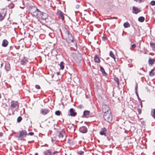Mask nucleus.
Returning a JSON list of instances; mask_svg holds the SVG:
<instances>
[{
  "mask_svg": "<svg viewBox=\"0 0 155 155\" xmlns=\"http://www.w3.org/2000/svg\"><path fill=\"white\" fill-rule=\"evenodd\" d=\"M90 113V111L88 110H85L83 112V115L84 116L88 115Z\"/></svg>",
  "mask_w": 155,
  "mask_h": 155,
  "instance_id": "23",
  "label": "nucleus"
},
{
  "mask_svg": "<svg viewBox=\"0 0 155 155\" xmlns=\"http://www.w3.org/2000/svg\"><path fill=\"white\" fill-rule=\"evenodd\" d=\"M11 106L12 107H18V103L17 101H13L11 102Z\"/></svg>",
  "mask_w": 155,
  "mask_h": 155,
  "instance_id": "12",
  "label": "nucleus"
},
{
  "mask_svg": "<svg viewBox=\"0 0 155 155\" xmlns=\"http://www.w3.org/2000/svg\"><path fill=\"white\" fill-rule=\"evenodd\" d=\"M1 94H0V99L1 98Z\"/></svg>",
  "mask_w": 155,
  "mask_h": 155,
  "instance_id": "51",
  "label": "nucleus"
},
{
  "mask_svg": "<svg viewBox=\"0 0 155 155\" xmlns=\"http://www.w3.org/2000/svg\"><path fill=\"white\" fill-rule=\"evenodd\" d=\"M145 18L144 17L141 16L138 19V20L140 22H143L144 21Z\"/></svg>",
  "mask_w": 155,
  "mask_h": 155,
  "instance_id": "21",
  "label": "nucleus"
},
{
  "mask_svg": "<svg viewBox=\"0 0 155 155\" xmlns=\"http://www.w3.org/2000/svg\"><path fill=\"white\" fill-rule=\"evenodd\" d=\"M8 44V41L6 39H4L2 41V46L4 47H6Z\"/></svg>",
  "mask_w": 155,
  "mask_h": 155,
  "instance_id": "16",
  "label": "nucleus"
},
{
  "mask_svg": "<svg viewBox=\"0 0 155 155\" xmlns=\"http://www.w3.org/2000/svg\"><path fill=\"white\" fill-rule=\"evenodd\" d=\"M102 110L104 114L111 112L109 107L106 104L102 106Z\"/></svg>",
  "mask_w": 155,
  "mask_h": 155,
  "instance_id": "4",
  "label": "nucleus"
},
{
  "mask_svg": "<svg viewBox=\"0 0 155 155\" xmlns=\"http://www.w3.org/2000/svg\"><path fill=\"white\" fill-rule=\"evenodd\" d=\"M132 9L133 13H134L135 14H137L140 11V10L139 9L135 6H133V7Z\"/></svg>",
  "mask_w": 155,
  "mask_h": 155,
  "instance_id": "15",
  "label": "nucleus"
},
{
  "mask_svg": "<svg viewBox=\"0 0 155 155\" xmlns=\"http://www.w3.org/2000/svg\"><path fill=\"white\" fill-rule=\"evenodd\" d=\"M22 119V117L21 116H19L17 118V122H20L21 121Z\"/></svg>",
  "mask_w": 155,
  "mask_h": 155,
  "instance_id": "33",
  "label": "nucleus"
},
{
  "mask_svg": "<svg viewBox=\"0 0 155 155\" xmlns=\"http://www.w3.org/2000/svg\"><path fill=\"white\" fill-rule=\"evenodd\" d=\"M35 88L38 89H39L40 88V87L39 85H36L35 86Z\"/></svg>",
  "mask_w": 155,
  "mask_h": 155,
  "instance_id": "36",
  "label": "nucleus"
},
{
  "mask_svg": "<svg viewBox=\"0 0 155 155\" xmlns=\"http://www.w3.org/2000/svg\"><path fill=\"white\" fill-rule=\"evenodd\" d=\"M61 113V112L59 110H57L55 112V114L58 116H59L60 115Z\"/></svg>",
  "mask_w": 155,
  "mask_h": 155,
  "instance_id": "32",
  "label": "nucleus"
},
{
  "mask_svg": "<svg viewBox=\"0 0 155 155\" xmlns=\"http://www.w3.org/2000/svg\"><path fill=\"white\" fill-rule=\"evenodd\" d=\"M44 154L45 155H51V152L49 150H47L44 152Z\"/></svg>",
  "mask_w": 155,
  "mask_h": 155,
  "instance_id": "22",
  "label": "nucleus"
},
{
  "mask_svg": "<svg viewBox=\"0 0 155 155\" xmlns=\"http://www.w3.org/2000/svg\"><path fill=\"white\" fill-rule=\"evenodd\" d=\"M5 68L6 71H9L10 69V66L9 64L8 63L6 64L5 66Z\"/></svg>",
  "mask_w": 155,
  "mask_h": 155,
  "instance_id": "19",
  "label": "nucleus"
},
{
  "mask_svg": "<svg viewBox=\"0 0 155 155\" xmlns=\"http://www.w3.org/2000/svg\"><path fill=\"white\" fill-rule=\"evenodd\" d=\"M57 14L59 16V17L62 20H64V17L63 15V13L60 11H58L57 12Z\"/></svg>",
  "mask_w": 155,
  "mask_h": 155,
  "instance_id": "10",
  "label": "nucleus"
},
{
  "mask_svg": "<svg viewBox=\"0 0 155 155\" xmlns=\"http://www.w3.org/2000/svg\"><path fill=\"white\" fill-rule=\"evenodd\" d=\"M34 133L33 132H30L28 133V134L30 136H32L34 135Z\"/></svg>",
  "mask_w": 155,
  "mask_h": 155,
  "instance_id": "35",
  "label": "nucleus"
},
{
  "mask_svg": "<svg viewBox=\"0 0 155 155\" xmlns=\"http://www.w3.org/2000/svg\"><path fill=\"white\" fill-rule=\"evenodd\" d=\"M125 132L126 133V131H125Z\"/></svg>",
  "mask_w": 155,
  "mask_h": 155,
  "instance_id": "52",
  "label": "nucleus"
},
{
  "mask_svg": "<svg viewBox=\"0 0 155 155\" xmlns=\"http://www.w3.org/2000/svg\"><path fill=\"white\" fill-rule=\"evenodd\" d=\"M108 19H117V17H111V18H108Z\"/></svg>",
  "mask_w": 155,
  "mask_h": 155,
  "instance_id": "38",
  "label": "nucleus"
},
{
  "mask_svg": "<svg viewBox=\"0 0 155 155\" xmlns=\"http://www.w3.org/2000/svg\"><path fill=\"white\" fill-rule=\"evenodd\" d=\"M64 62L63 61L61 62L60 64V68L62 70H63L64 68Z\"/></svg>",
  "mask_w": 155,
  "mask_h": 155,
  "instance_id": "29",
  "label": "nucleus"
},
{
  "mask_svg": "<svg viewBox=\"0 0 155 155\" xmlns=\"http://www.w3.org/2000/svg\"><path fill=\"white\" fill-rule=\"evenodd\" d=\"M136 94L137 95V97L138 98V99H140V98L139 97V95H138V94L137 92H136Z\"/></svg>",
  "mask_w": 155,
  "mask_h": 155,
  "instance_id": "44",
  "label": "nucleus"
},
{
  "mask_svg": "<svg viewBox=\"0 0 155 155\" xmlns=\"http://www.w3.org/2000/svg\"><path fill=\"white\" fill-rule=\"evenodd\" d=\"M71 46V48H74V49H77V45L76 42L74 40H73L72 41H70V42H68Z\"/></svg>",
  "mask_w": 155,
  "mask_h": 155,
  "instance_id": "8",
  "label": "nucleus"
},
{
  "mask_svg": "<svg viewBox=\"0 0 155 155\" xmlns=\"http://www.w3.org/2000/svg\"><path fill=\"white\" fill-rule=\"evenodd\" d=\"M150 45L153 48H155V43H150Z\"/></svg>",
  "mask_w": 155,
  "mask_h": 155,
  "instance_id": "31",
  "label": "nucleus"
},
{
  "mask_svg": "<svg viewBox=\"0 0 155 155\" xmlns=\"http://www.w3.org/2000/svg\"><path fill=\"white\" fill-rule=\"evenodd\" d=\"M31 11V14L34 16L37 17L39 14L40 15L42 14V12L35 7H34Z\"/></svg>",
  "mask_w": 155,
  "mask_h": 155,
  "instance_id": "1",
  "label": "nucleus"
},
{
  "mask_svg": "<svg viewBox=\"0 0 155 155\" xmlns=\"http://www.w3.org/2000/svg\"><path fill=\"white\" fill-rule=\"evenodd\" d=\"M94 60L97 63L100 62V61L99 58L97 55H95L94 56Z\"/></svg>",
  "mask_w": 155,
  "mask_h": 155,
  "instance_id": "18",
  "label": "nucleus"
},
{
  "mask_svg": "<svg viewBox=\"0 0 155 155\" xmlns=\"http://www.w3.org/2000/svg\"><path fill=\"white\" fill-rule=\"evenodd\" d=\"M114 80L115 82L117 83L118 86H119L120 84L119 79L115 77L114 78Z\"/></svg>",
  "mask_w": 155,
  "mask_h": 155,
  "instance_id": "26",
  "label": "nucleus"
},
{
  "mask_svg": "<svg viewBox=\"0 0 155 155\" xmlns=\"http://www.w3.org/2000/svg\"><path fill=\"white\" fill-rule=\"evenodd\" d=\"M124 28H127L130 27V24L128 22H127L124 23Z\"/></svg>",
  "mask_w": 155,
  "mask_h": 155,
  "instance_id": "25",
  "label": "nucleus"
},
{
  "mask_svg": "<svg viewBox=\"0 0 155 155\" xmlns=\"http://www.w3.org/2000/svg\"><path fill=\"white\" fill-rule=\"evenodd\" d=\"M100 70L103 74H107L105 72L104 68L102 67L101 66Z\"/></svg>",
  "mask_w": 155,
  "mask_h": 155,
  "instance_id": "27",
  "label": "nucleus"
},
{
  "mask_svg": "<svg viewBox=\"0 0 155 155\" xmlns=\"http://www.w3.org/2000/svg\"><path fill=\"white\" fill-rule=\"evenodd\" d=\"M49 112V110L48 109L45 108L41 109L40 111L41 114L44 115L47 114Z\"/></svg>",
  "mask_w": 155,
  "mask_h": 155,
  "instance_id": "7",
  "label": "nucleus"
},
{
  "mask_svg": "<svg viewBox=\"0 0 155 155\" xmlns=\"http://www.w3.org/2000/svg\"><path fill=\"white\" fill-rule=\"evenodd\" d=\"M137 87H138V85H137V84H136V86L135 87V91H136V92H137Z\"/></svg>",
  "mask_w": 155,
  "mask_h": 155,
  "instance_id": "40",
  "label": "nucleus"
},
{
  "mask_svg": "<svg viewBox=\"0 0 155 155\" xmlns=\"http://www.w3.org/2000/svg\"><path fill=\"white\" fill-rule=\"evenodd\" d=\"M3 134L2 132H0V137H1L2 136Z\"/></svg>",
  "mask_w": 155,
  "mask_h": 155,
  "instance_id": "48",
  "label": "nucleus"
},
{
  "mask_svg": "<svg viewBox=\"0 0 155 155\" xmlns=\"http://www.w3.org/2000/svg\"><path fill=\"white\" fill-rule=\"evenodd\" d=\"M134 1L136 2L140 3L141 2V0H134Z\"/></svg>",
  "mask_w": 155,
  "mask_h": 155,
  "instance_id": "43",
  "label": "nucleus"
},
{
  "mask_svg": "<svg viewBox=\"0 0 155 155\" xmlns=\"http://www.w3.org/2000/svg\"><path fill=\"white\" fill-rule=\"evenodd\" d=\"M66 34L67 35L66 40L68 42H70V41H71L74 40L72 35L70 33L69 31H67Z\"/></svg>",
  "mask_w": 155,
  "mask_h": 155,
  "instance_id": "5",
  "label": "nucleus"
},
{
  "mask_svg": "<svg viewBox=\"0 0 155 155\" xmlns=\"http://www.w3.org/2000/svg\"><path fill=\"white\" fill-rule=\"evenodd\" d=\"M150 4L153 6H154L155 5V1H152L150 3Z\"/></svg>",
  "mask_w": 155,
  "mask_h": 155,
  "instance_id": "34",
  "label": "nucleus"
},
{
  "mask_svg": "<svg viewBox=\"0 0 155 155\" xmlns=\"http://www.w3.org/2000/svg\"><path fill=\"white\" fill-rule=\"evenodd\" d=\"M104 120L108 122H110L112 120L111 112L104 114Z\"/></svg>",
  "mask_w": 155,
  "mask_h": 155,
  "instance_id": "2",
  "label": "nucleus"
},
{
  "mask_svg": "<svg viewBox=\"0 0 155 155\" xmlns=\"http://www.w3.org/2000/svg\"><path fill=\"white\" fill-rule=\"evenodd\" d=\"M11 6L10 7V8H13L14 7V5L13 4H11Z\"/></svg>",
  "mask_w": 155,
  "mask_h": 155,
  "instance_id": "45",
  "label": "nucleus"
},
{
  "mask_svg": "<svg viewBox=\"0 0 155 155\" xmlns=\"http://www.w3.org/2000/svg\"><path fill=\"white\" fill-rule=\"evenodd\" d=\"M151 116L155 119V109H154L152 110L151 112Z\"/></svg>",
  "mask_w": 155,
  "mask_h": 155,
  "instance_id": "24",
  "label": "nucleus"
},
{
  "mask_svg": "<svg viewBox=\"0 0 155 155\" xmlns=\"http://www.w3.org/2000/svg\"><path fill=\"white\" fill-rule=\"evenodd\" d=\"M69 113V114L68 115L71 116L75 117L77 114V113L75 111V109L73 108H71L70 109Z\"/></svg>",
  "mask_w": 155,
  "mask_h": 155,
  "instance_id": "6",
  "label": "nucleus"
},
{
  "mask_svg": "<svg viewBox=\"0 0 155 155\" xmlns=\"http://www.w3.org/2000/svg\"><path fill=\"white\" fill-rule=\"evenodd\" d=\"M136 47V45L135 44H134L131 45V47L132 48H135Z\"/></svg>",
  "mask_w": 155,
  "mask_h": 155,
  "instance_id": "39",
  "label": "nucleus"
},
{
  "mask_svg": "<svg viewBox=\"0 0 155 155\" xmlns=\"http://www.w3.org/2000/svg\"><path fill=\"white\" fill-rule=\"evenodd\" d=\"M138 111L139 114H140L141 112V110L140 109H138Z\"/></svg>",
  "mask_w": 155,
  "mask_h": 155,
  "instance_id": "41",
  "label": "nucleus"
},
{
  "mask_svg": "<svg viewBox=\"0 0 155 155\" xmlns=\"http://www.w3.org/2000/svg\"><path fill=\"white\" fill-rule=\"evenodd\" d=\"M58 153V151H54V152H53V154H56V153Z\"/></svg>",
  "mask_w": 155,
  "mask_h": 155,
  "instance_id": "46",
  "label": "nucleus"
},
{
  "mask_svg": "<svg viewBox=\"0 0 155 155\" xmlns=\"http://www.w3.org/2000/svg\"><path fill=\"white\" fill-rule=\"evenodd\" d=\"M27 135V132L25 130H23L21 132L19 136L20 137L24 138Z\"/></svg>",
  "mask_w": 155,
  "mask_h": 155,
  "instance_id": "14",
  "label": "nucleus"
},
{
  "mask_svg": "<svg viewBox=\"0 0 155 155\" xmlns=\"http://www.w3.org/2000/svg\"><path fill=\"white\" fill-rule=\"evenodd\" d=\"M58 137L61 141H64L66 140L67 136L64 131H61L58 135Z\"/></svg>",
  "mask_w": 155,
  "mask_h": 155,
  "instance_id": "3",
  "label": "nucleus"
},
{
  "mask_svg": "<svg viewBox=\"0 0 155 155\" xmlns=\"http://www.w3.org/2000/svg\"><path fill=\"white\" fill-rule=\"evenodd\" d=\"M103 38L104 41H106L107 39V38L106 37H104Z\"/></svg>",
  "mask_w": 155,
  "mask_h": 155,
  "instance_id": "47",
  "label": "nucleus"
},
{
  "mask_svg": "<svg viewBox=\"0 0 155 155\" xmlns=\"http://www.w3.org/2000/svg\"><path fill=\"white\" fill-rule=\"evenodd\" d=\"M83 107V106H82V105H79L78 106V108H79V109H81L82 107Z\"/></svg>",
  "mask_w": 155,
  "mask_h": 155,
  "instance_id": "37",
  "label": "nucleus"
},
{
  "mask_svg": "<svg viewBox=\"0 0 155 155\" xmlns=\"http://www.w3.org/2000/svg\"><path fill=\"white\" fill-rule=\"evenodd\" d=\"M155 60L151 58H150L149 59V63L150 64L151 66H152V64L154 63Z\"/></svg>",
  "mask_w": 155,
  "mask_h": 155,
  "instance_id": "17",
  "label": "nucleus"
},
{
  "mask_svg": "<svg viewBox=\"0 0 155 155\" xmlns=\"http://www.w3.org/2000/svg\"><path fill=\"white\" fill-rule=\"evenodd\" d=\"M59 73H59V72H57V74L58 75H59Z\"/></svg>",
  "mask_w": 155,
  "mask_h": 155,
  "instance_id": "49",
  "label": "nucleus"
},
{
  "mask_svg": "<svg viewBox=\"0 0 155 155\" xmlns=\"http://www.w3.org/2000/svg\"><path fill=\"white\" fill-rule=\"evenodd\" d=\"M110 56L113 58L114 59V61H115V56L114 55V54L111 51H110L109 53Z\"/></svg>",
  "mask_w": 155,
  "mask_h": 155,
  "instance_id": "20",
  "label": "nucleus"
},
{
  "mask_svg": "<svg viewBox=\"0 0 155 155\" xmlns=\"http://www.w3.org/2000/svg\"><path fill=\"white\" fill-rule=\"evenodd\" d=\"M84 153V151H81V152H80L79 153V154H80V155H82L83 153Z\"/></svg>",
  "mask_w": 155,
  "mask_h": 155,
  "instance_id": "42",
  "label": "nucleus"
},
{
  "mask_svg": "<svg viewBox=\"0 0 155 155\" xmlns=\"http://www.w3.org/2000/svg\"><path fill=\"white\" fill-rule=\"evenodd\" d=\"M27 61V59H24L21 60V64H24Z\"/></svg>",
  "mask_w": 155,
  "mask_h": 155,
  "instance_id": "28",
  "label": "nucleus"
},
{
  "mask_svg": "<svg viewBox=\"0 0 155 155\" xmlns=\"http://www.w3.org/2000/svg\"><path fill=\"white\" fill-rule=\"evenodd\" d=\"M35 155H38V153H35Z\"/></svg>",
  "mask_w": 155,
  "mask_h": 155,
  "instance_id": "50",
  "label": "nucleus"
},
{
  "mask_svg": "<svg viewBox=\"0 0 155 155\" xmlns=\"http://www.w3.org/2000/svg\"><path fill=\"white\" fill-rule=\"evenodd\" d=\"M6 14L5 11H4V10H3L2 12H1L0 13V20L2 21L4 18L5 16V15Z\"/></svg>",
  "mask_w": 155,
  "mask_h": 155,
  "instance_id": "9",
  "label": "nucleus"
},
{
  "mask_svg": "<svg viewBox=\"0 0 155 155\" xmlns=\"http://www.w3.org/2000/svg\"><path fill=\"white\" fill-rule=\"evenodd\" d=\"M87 130V128L85 126H82L79 128L80 131L83 133H86Z\"/></svg>",
  "mask_w": 155,
  "mask_h": 155,
  "instance_id": "11",
  "label": "nucleus"
},
{
  "mask_svg": "<svg viewBox=\"0 0 155 155\" xmlns=\"http://www.w3.org/2000/svg\"><path fill=\"white\" fill-rule=\"evenodd\" d=\"M154 72L153 70H152L149 72V75L151 76H153L154 75Z\"/></svg>",
  "mask_w": 155,
  "mask_h": 155,
  "instance_id": "30",
  "label": "nucleus"
},
{
  "mask_svg": "<svg viewBox=\"0 0 155 155\" xmlns=\"http://www.w3.org/2000/svg\"><path fill=\"white\" fill-rule=\"evenodd\" d=\"M107 129L105 127L101 128V131L100 132V134L101 135L106 136Z\"/></svg>",
  "mask_w": 155,
  "mask_h": 155,
  "instance_id": "13",
  "label": "nucleus"
}]
</instances>
